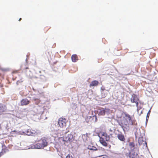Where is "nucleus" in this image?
Here are the masks:
<instances>
[{"mask_svg":"<svg viewBox=\"0 0 158 158\" xmlns=\"http://www.w3.org/2000/svg\"><path fill=\"white\" fill-rule=\"evenodd\" d=\"M131 121V118L130 116L128 114H125L124 117L117 120V122L124 131L125 129L128 127L129 122H130Z\"/></svg>","mask_w":158,"mask_h":158,"instance_id":"nucleus-1","label":"nucleus"},{"mask_svg":"<svg viewBox=\"0 0 158 158\" xmlns=\"http://www.w3.org/2000/svg\"><path fill=\"white\" fill-rule=\"evenodd\" d=\"M101 137L100 138V142L101 144L105 147H107V143L106 141H108L110 139L109 136L108 135L106 132H101Z\"/></svg>","mask_w":158,"mask_h":158,"instance_id":"nucleus-2","label":"nucleus"},{"mask_svg":"<svg viewBox=\"0 0 158 158\" xmlns=\"http://www.w3.org/2000/svg\"><path fill=\"white\" fill-rule=\"evenodd\" d=\"M48 143L46 139L45 138H42L38 143L35 145V147L36 148L40 149L43 148L48 145Z\"/></svg>","mask_w":158,"mask_h":158,"instance_id":"nucleus-3","label":"nucleus"},{"mask_svg":"<svg viewBox=\"0 0 158 158\" xmlns=\"http://www.w3.org/2000/svg\"><path fill=\"white\" fill-rule=\"evenodd\" d=\"M131 101L132 103H135L137 109H140L141 107L138 106L139 102V100L137 96L135 94H133L131 98Z\"/></svg>","mask_w":158,"mask_h":158,"instance_id":"nucleus-4","label":"nucleus"},{"mask_svg":"<svg viewBox=\"0 0 158 158\" xmlns=\"http://www.w3.org/2000/svg\"><path fill=\"white\" fill-rule=\"evenodd\" d=\"M67 122L66 119L64 118L60 117L58 119V124L60 127L63 128L66 126Z\"/></svg>","mask_w":158,"mask_h":158,"instance_id":"nucleus-5","label":"nucleus"},{"mask_svg":"<svg viewBox=\"0 0 158 158\" xmlns=\"http://www.w3.org/2000/svg\"><path fill=\"white\" fill-rule=\"evenodd\" d=\"M121 150L122 151V154L123 155H125L127 157V158H136V156L135 155H131L130 153L129 152L128 153L127 152L128 150L126 148H123Z\"/></svg>","mask_w":158,"mask_h":158,"instance_id":"nucleus-6","label":"nucleus"},{"mask_svg":"<svg viewBox=\"0 0 158 158\" xmlns=\"http://www.w3.org/2000/svg\"><path fill=\"white\" fill-rule=\"evenodd\" d=\"M21 105L22 106H26L30 102V101L27 98L23 99L21 101Z\"/></svg>","mask_w":158,"mask_h":158,"instance_id":"nucleus-7","label":"nucleus"},{"mask_svg":"<svg viewBox=\"0 0 158 158\" xmlns=\"http://www.w3.org/2000/svg\"><path fill=\"white\" fill-rule=\"evenodd\" d=\"M117 137L119 140L122 141H125V140L124 135L122 133L117 135Z\"/></svg>","mask_w":158,"mask_h":158,"instance_id":"nucleus-8","label":"nucleus"},{"mask_svg":"<svg viewBox=\"0 0 158 158\" xmlns=\"http://www.w3.org/2000/svg\"><path fill=\"white\" fill-rule=\"evenodd\" d=\"M87 148L90 150H97L96 148L94 146L92 143H88Z\"/></svg>","mask_w":158,"mask_h":158,"instance_id":"nucleus-9","label":"nucleus"},{"mask_svg":"<svg viewBox=\"0 0 158 158\" xmlns=\"http://www.w3.org/2000/svg\"><path fill=\"white\" fill-rule=\"evenodd\" d=\"M73 138V135L71 134H69L65 137V139L66 142L69 141L71 140Z\"/></svg>","mask_w":158,"mask_h":158,"instance_id":"nucleus-10","label":"nucleus"},{"mask_svg":"<svg viewBox=\"0 0 158 158\" xmlns=\"http://www.w3.org/2000/svg\"><path fill=\"white\" fill-rule=\"evenodd\" d=\"M71 59L73 62H75L78 60V58L77 55L74 54L72 56Z\"/></svg>","mask_w":158,"mask_h":158,"instance_id":"nucleus-11","label":"nucleus"},{"mask_svg":"<svg viewBox=\"0 0 158 158\" xmlns=\"http://www.w3.org/2000/svg\"><path fill=\"white\" fill-rule=\"evenodd\" d=\"M98 84L99 82L98 81L96 80L93 81L89 85V87H91L92 86H96Z\"/></svg>","mask_w":158,"mask_h":158,"instance_id":"nucleus-12","label":"nucleus"},{"mask_svg":"<svg viewBox=\"0 0 158 158\" xmlns=\"http://www.w3.org/2000/svg\"><path fill=\"white\" fill-rule=\"evenodd\" d=\"M106 110V109H104L103 108L100 109V111L98 113V115H104L105 114Z\"/></svg>","mask_w":158,"mask_h":158,"instance_id":"nucleus-13","label":"nucleus"},{"mask_svg":"<svg viewBox=\"0 0 158 158\" xmlns=\"http://www.w3.org/2000/svg\"><path fill=\"white\" fill-rule=\"evenodd\" d=\"M2 151L4 153L7 152L8 151V149L4 145L2 146Z\"/></svg>","mask_w":158,"mask_h":158,"instance_id":"nucleus-14","label":"nucleus"},{"mask_svg":"<svg viewBox=\"0 0 158 158\" xmlns=\"http://www.w3.org/2000/svg\"><path fill=\"white\" fill-rule=\"evenodd\" d=\"M129 146L131 150H134L135 148V144L134 142H130Z\"/></svg>","mask_w":158,"mask_h":158,"instance_id":"nucleus-15","label":"nucleus"},{"mask_svg":"<svg viewBox=\"0 0 158 158\" xmlns=\"http://www.w3.org/2000/svg\"><path fill=\"white\" fill-rule=\"evenodd\" d=\"M33 100L34 101H35V103L36 105H38L40 102V100L37 98H34L33 99Z\"/></svg>","mask_w":158,"mask_h":158,"instance_id":"nucleus-16","label":"nucleus"},{"mask_svg":"<svg viewBox=\"0 0 158 158\" xmlns=\"http://www.w3.org/2000/svg\"><path fill=\"white\" fill-rule=\"evenodd\" d=\"M25 132L27 135H30L32 134V133L31 132L30 130H27V131H25Z\"/></svg>","mask_w":158,"mask_h":158,"instance_id":"nucleus-17","label":"nucleus"},{"mask_svg":"<svg viewBox=\"0 0 158 158\" xmlns=\"http://www.w3.org/2000/svg\"><path fill=\"white\" fill-rule=\"evenodd\" d=\"M4 111L3 107L2 105L0 104V113Z\"/></svg>","mask_w":158,"mask_h":158,"instance_id":"nucleus-18","label":"nucleus"},{"mask_svg":"<svg viewBox=\"0 0 158 158\" xmlns=\"http://www.w3.org/2000/svg\"><path fill=\"white\" fill-rule=\"evenodd\" d=\"M48 55L47 54V57L48 58H50L51 57V55H52V53L51 52H48Z\"/></svg>","mask_w":158,"mask_h":158,"instance_id":"nucleus-19","label":"nucleus"},{"mask_svg":"<svg viewBox=\"0 0 158 158\" xmlns=\"http://www.w3.org/2000/svg\"><path fill=\"white\" fill-rule=\"evenodd\" d=\"M65 158H73V157L71 154H69L67 155Z\"/></svg>","mask_w":158,"mask_h":158,"instance_id":"nucleus-20","label":"nucleus"},{"mask_svg":"<svg viewBox=\"0 0 158 158\" xmlns=\"http://www.w3.org/2000/svg\"><path fill=\"white\" fill-rule=\"evenodd\" d=\"M93 119H95V121H94L95 122H97V121L98 120V118H97V116L96 115H95L93 116Z\"/></svg>","mask_w":158,"mask_h":158,"instance_id":"nucleus-21","label":"nucleus"},{"mask_svg":"<svg viewBox=\"0 0 158 158\" xmlns=\"http://www.w3.org/2000/svg\"><path fill=\"white\" fill-rule=\"evenodd\" d=\"M23 81L21 80L18 81L16 82V84L18 85L19 84H21Z\"/></svg>","mask_w":158,"mask_h":158,"instance_id":"nucleus-22","label":"nucleus"},{"mask_svg":"<svg viewBox=\"0 0 158 158\" xmlns=\"http://www.w3.org/2000/svg\"><path fill=\"white\" fill-rule=\"evenodd\" d=\"M99 156L102 157V158H108V156L106 155H104L102 156Z\"/></svg>","mask_w":158,"mask_h":158,"instance_id":"nucleus-23","label":"nucleus"},{"mask_svg":"<svg viewBox=\"0 0 158 158\" xmlns=\"http://www.w3.org/2000/svg\"><path fill=\"white\" fill-rule=\"evenodd\" d=\"M150 112H151L150 110H149L148 111V112L147 113V117H148V118L149 117L150 114Z\"/></svg>","mask_w":158,"mask_h":158,"instance_id":"nucleus-24","label":"nucleus"},{"mask_svg":"<svg viewBox=\"0 0 158 158\" xmlns=\"http://www.w3.org/2000/svg\"><path fill=\"white\" fill-rule=\"evenodd\" d=\"M18 70H15L13 71L12 72V73H18Z\"/></svg>","mask_w":158,"mask_h":158,"instance_id":"nucleus-25","label":"nucleus"},{"mask_svg":"<svg viewBox=\"0 0 158 158\" xmlns=\"http://www.w3.org/2000/svg\"><path fill=\"white\" fill-rule=\"evenodd\" d=\"M101 91H103L105 90V88L104 87H102L101 88Z\"/></svg>","mask_w":158,"mask_h":158,"instance_id":"nucleus-26","label":"nucleus"},{"mask_svg":"<svg viewBox=\"0 0 158 158\" xmlns=\"http://www.w3.org/2000/svg\"><path fill=\"white\" fill-rule=\"evenodd\" d=\"M4 154V153L2 152V151L0 152V157L2 156L3 154Z\"/></svg>","mask_w":158,"mask_h":158,"instance_id":"nucleus-27","label":"nucleus"},{"mask_svg":"<svg viewBox=\"0 0 158 158\" xmlns=\"http://www.w3.org/2000/svg\"><path fill=\"white\" fill-rule=\"evenodd\" d=\"M139 144H140V145H141V143H140V141H139Z\"/></svg>","mask_w":158,"mask_h":158,"instance_id":"nucleus-28","label":"nucleus"},{"mask_svg":"<svg viewBox=\"0 0 158 158\" xmlns=\"http://www.w3.org/2000/svg\"><path fill=\"white\" fill-rule=\"evenodd\" d=\"M144 143H146V146H147V143L146 142H145V141H144Z\"/></svg>","mask_w":158,"mask_h":158,"instance_id":"nucleus-29","label":"nucleus"},{"mask_svg":"<svg viewBox=\"0 0 158 158\" xmlns=\"http://www.w3.org/2000/svg\"><path fill=\"white\" fill-rule=\"evenodd\" d=\"M35 133L36 134H37V133L36 132H35Z\"/></svg>","mask_w":158,"mask_h":158,"instance_id":"nucleus-30","label":"nucleus"},{"mask_svg":"<svg viewBox=\"0 0 158 158\" xmlns=\"http://www.w3.org/2000/svg\"><path fill=\"white\" fill-rule=\"evenodd\" d=\"M1 75L0 74V76Z\"/></svg>","mask_w":158,"mask_h":158,"instance_id":"nucleus-31","label":"nucleus"}]
</instances>
